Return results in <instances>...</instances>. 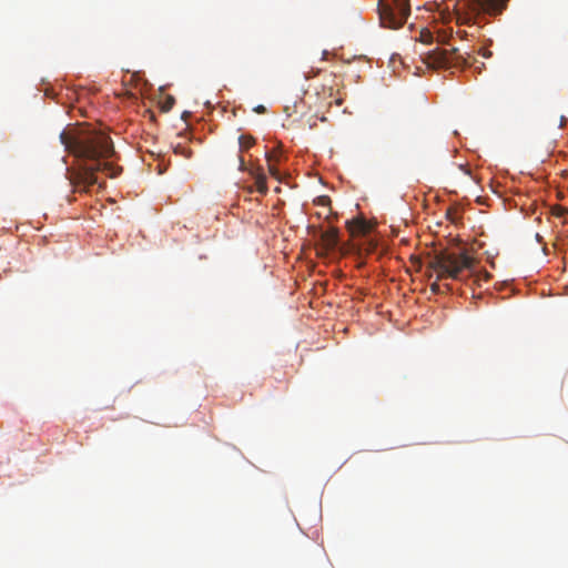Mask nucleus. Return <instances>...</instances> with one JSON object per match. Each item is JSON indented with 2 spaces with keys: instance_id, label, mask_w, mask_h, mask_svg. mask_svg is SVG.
I'll return each instance as SVG.
<instances>
[{
  "instance_id": "nucleus-1",
  "label": "nucleus",
  "mask_w": 568,
  "mask_h": 568,
  "mask_svg": "<svg viewBox=\"0 0 568 568\" xmlns=\"http://www.w3.org/2000/svg\"><path fill=\"white\" fill-rule=\"evenodd\" d=\"M60 138L71 154L85 161L71 176V183L77 190L87 192L91 186L99 184L97 172H104L111 179L121 174L122 168L109 161L114 155V148L106 134L93 132L70 136L63 132Z\"/></svg>"
},
{
  "instance_id": "nucleus-2",
  "label": "nucleus",
  "mask_w": 568,
  "mask_h": 568,
  "mask_svg": "<svg viewBox=\"0 0 568 568\" xmlns=\"http://www.w3.org/2000/svg\"><path fill=\"white\" fill-rule=\"evenodd\" d=\"M474 265V258L466 251L452 250L447 247L434 248L426 257V267L429 277H436L430 285L433 292L439 291L438 281L458 280L465 270H470Z\"/></svg>"
},
{
  "instance_id": "nucleus-3",
  "label": "nucleus",
  "mask_w": 568,
  "mask_h": 568,
  "mask_svg": "<svg viewBox=\"0 0 568 568\" xmlns=\"http://www.w3.org/2000/svg\"><path fill=\"white\" fill-rule=\"evenodd\" d=\"M465 11H456L458 24L475 23L476 17L481 13L498 14L506 8L508 0H464Z\"/></svg>"
},
{
  "instance_id": "nucleus-4",
  "label": "nucleus",
  "mask_w": 568,
  "mask_h": 568,
  "mask_svg": "<svg viewBox=\"0 0 568 568\" xmlns=\"http://www.w3.org/2000/svg\"><path fill=\"white\" fill-rule=\"evenodd\" d=\"M427 61L436 68H460L468 64L467 58L458 53V49L450 50L435 48L427 53Z\"/></svg>"
},
{
  "instance_id": "nucleus-5",
  "label": "nucleus",
  "mask_w": 568,
  "mask_h": 568,
  "mask_svg": "<svg viewBox=\"0 0 568 568\" xmlns=\"http://www.w3.org/2000/svg\"><path fill=\"white\" fill-rule=\"evenodd\" d=\"M239 170L242 172L247 171L244 158L242 155H239ZM248 173L255 180V190L260 194L265 195L268 191V187L266 183V175L264 174L262 168L250 169Z\"/></svg>"
},
{
  "instance_id": "nucleus-6",
  "label": "nucleus",
  "mask_w": 568,
  "mask_h": 568,
  "mask_svg": "<svg viewBox=\"0 0 568 568\" xmlns=\"http://www.w3.org/2000/svg\"><path fill=\"white\" fill-rule=\"evenodd\" d=\"M409 14L410 7L408 0H393V29L402 27Z\"/></svg>"
},
{
  "instance_id": "nucleus-7",
  "label": "nucleus",
  "mask_w": 568,
  "mask_h": 568,
  "mask_svg": "<svg viewBox=\"0 0 568 568\" xmlns=\"http://www.w3.org/2000/svg\"><path fill=\"white\" fill-rule=\"evenodd\" d=\"M347 229L353 236L369 234L373 225L363 217H358L347 222Z\"/></svg>"
},
{
  "instance_id": "nucleus-8",
  "label": "nucleus",
  "mask_w": 568,
  "mask_h": 568,
  "mask_svg": "<svg viewBox=\"0 0 568 568\" xmlns=\"http://www.w3.org/2000/svg\"><path fill=\"white\" fill-rule=\"evenodd\" d=\"M377 11L383 28L390 29V6L385 0H378Z\"/></svg>"
},
{
  "instance_id": "nucleus-9",
  "label": "nucleus",
  "mask_w": 568,
  "mask_h": 568,
  "mask_svg": "<svg viewBox=\"0 0 568 568\" xmlns=\"http://www.w3.org/2000/svg\"><path fill=\"white\" fill-rule=\"evenodd\" d=\"M322 241L326 248L332 250L338 243V232L336 229H329L322 234Z\"/></svg>"
},
{
  "instance_id": "nucleus-10",
  "label": "nucleus",
  "mask_w": 568,
  "mask_h": 568,
  "mask_svg": "<svg viewBox=\"0 0 568 568\" xmlns=\"http://www.w3.org/2000/svg\"><path fill=\"white\" fill-rule=\"evenodd\" d=\"M255 143V139L251 135H241L239 138L240 151L243 152L252 148Z\"/></svg>"
},
{
  "instance_id": "nucleus-11",
  "label": "nucleus",
  "mask_w": 568,
  "mask_h": 568,
  "mask_svg": "<svg viewBox=\"0 0 568 568\" xmlns=\"http://www.w3.org/2000/svg\"><path fill=\"white\" fill-rule=\"evenodd\" d=\"M175 99L172 95L164 97L160 102V109L162 112H169L173 108Z\"/></svg>"
},
{
  "instance_id": "nucleus-12",
  "label": "nucleus",
  "mask_w": 568,
  "mask_h": 568,
  "mask_svg": "<svg viewBox=\"0 0 568 568\" xmlns=\"http://www.w3.org/2000/svg\"><path fill=\"white\" fill-rule=\"evenodd\" d=\"M266 160L268 162V172H270V174L272 176H274L275 179H280V172H278L277 168L273 164V161H275L276 158L273 156L270 153H266Z\"/></svg>"
},
{
  "instance_id": "nucleus-13",
  "label": "nucleus",
  "mask_w": 568,
  "mask_h": 568,
  "mask_svg": "<svg viewBox=\"0 0 568 568\" xmlns=\"http://www.w3.org/2000/svg\"><path fill=\"white\" fill-rule=\"evenodd\" d=\"M479 53H480L484 58H486V59H488V58H490V57L493 55V52H491L490 50H488V49H485V48L480 49V50H479Z\"/></svg>"
},
{
  "instance_id": "nucleus-14",
  "label": "nucleus",
  "mask_w": 568,
  "mask_h": 568,
  "mask_svg": "<svg viewBox=\"0 0 568 568\" xmlns=\"http://www.w3.org/2000/svg\"><path fill=\"white\" fill-rule=\"evenodd\" d=\"M253 110H254V112H256L258 114H264L266 112V108L262 104H258Z\"/></svg>"
},
{
  "instance_id": "nucleus-15",
  "label": "nucleus",
  "mask_w": 568,
  "mask_h": 568,
  "mask_svg": "<svg viewBox=\"0 0 568 568\" xmlns=\"http://www.w3.org/2000/svg\"><path fill=\"white\" fill-rule=\"evenodd\" d=\"M457 34L462 38V39H466L468 37V33L466 31H458Z\"/></svg>"
},
{
  "instance_id": "nucleus-16",
  "label": "nucleus",
  "mask_w": 568,
  "mask_h": 568,
  "mask_svg": "<svg viewBox=\"0 0 568 568\" xmlns=\"http://www.w3.org/2000/svg\"><path fill=\"white\" fill-rule=\"evenodd\" d=\"M404 135H405V134H404V130H403V128L398 126V139L404 140Z\"/></svg>"
},
{
  "instance_id": "nucleus-17",
  "label": "nucleus",
  "mask_w": 568,
  "mask_h": 568,
  "mask_svg": "<svg viewBox=\"0 0 568 568\" xmlns=\"http://www.w3.org/2000/svg\"><path fill=\"white\" fill-rule=\"evenodd\" d=\"M392 61H393V68H394L395 67V62H396V54L395 53H393Z\"/></svg>"
},
{
  "instance_id": "nucleus-18",
  "label": "nucleus",
  "mask_w": 568,
  "mask_h": 568,
  "mask_svg": "<svg viewBox=\"0 0 568 568\" xmlns=\"http://www.w3.org/2000/svg\"><path fill=\"white\" fill-rule=\"evenodd\" d=\"M475 68L480 70L481 68H484V63H480V65H475Z\"/></svg>"
},
{
  "instance_id": "nucleus-19",
  "label": "nucleus",
  "mask_w": 568,
  "mask_h": 568,
  "mask_svg": "<svg viewBox=\"0 0 568 568\" xmlns=\"http://www.w3.org/2000/svg\"><path fill=\"white\" fill-rule=\"evenodd\" d=\"M400 243L407 244V243H408V241H407L406 239H404V237H403V239H400Z\"/></svg>"
},
{
  "instance_id": "nucleus-20",
  "label": "nucleus",
  "mask_w": 568,
  "mask_h": 568,
  "mask_svg": "<svg viewBox=\"0 0 568 568\" xmlns=\"http://www.w3.org/2000/svg\"><path fill=\"white\" fill-rule=\"evenodd\" d=\"M189 114H190L189 112H184L183 115H182L183 119H185Z\"/></svg>"
},
{
  "instance_id": "nucleus-21",
  "label": "nucleus",
  "mask_w": 568,
  "mask_h": 568,
  "mask_svg": "<svg viewBox=\"0 0 568 568\" xmlns=\"http://www.w3.org/2000/svg\"><path fill=\"white\" fill-rule=\"evenodd\" d=\"M185 156H186V158H190V156H191V151H189L187 153H185Z\"/></svg>"
},
{
  "instance_id": "nucleus-22",
  "label": "nucleus",
  "mask_w": 568,
  "mask_h": 568,
  "mask_svg": "<svg viewBox=\"0 0 568 568\" xmlns=\"http://www.w3.org/2000/svg\"><path fill=\"white\" fill-rule=\"evenodd\" d=\"M392 234H393V239H394V237H395V235H396V234H395V230H394V229H393V231H392Z\"/></svg>"
}]
</instances>
